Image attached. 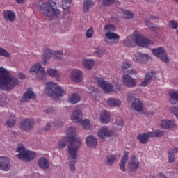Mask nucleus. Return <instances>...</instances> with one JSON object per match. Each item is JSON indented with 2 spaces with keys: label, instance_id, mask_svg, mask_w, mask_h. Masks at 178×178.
Wrapping results in <instances>:
<instances>
[{
  "label": "nucleus",
  "instance_id": "nucleus-19",
  "mask_svg": "<svg viewBox=\"0 0 178 178\" xmlns=\"http://www.w3.org/2000/svg\"><path fill=\"white\" fill-rule=\"evenodd\" d=\"M3 17L6 22H15L16 20V13L10 10H6L3 12Z\"/></svg>",
  "mask_w": 178,
  "mask_h": 178
},
{
  "label": "nucleus",
  "instance_id": "nucleus-59",
  "mask_svg": "<svg viewBox=\"0 0 178 178\" xmlns=\"http://www.w3.org/2000/svg\"><path fill=\"white\" fill-rule=\"evenodd\" d=\"M133 98H134L131 95H128L127 99L128 102H131L133 100Z\"/></svg>",
  "mask_w": 178,
  "mask_h": 178
},
{
  "label": "nucleus",
  "instance_id": "nucleus-33",
  "mask_svg": "<svg viewBox=\"0 0 178 178\" xmlns=\"http://www.w3.org/2000/svg\"><path fill=\"white\" fill-rule=\"evenodd\" d=\"M170 102L172 105H176L178 103V91H172L170 92Z\"/></svg>",
  "mask_w": 178,
  "mask_h": 178
},
{
  "label": "nucleus",
  "instance_id": "nucleus-41",
  "mask_svg": "<svg viewBox=\"0 0 178 178\" xmlns=\"http://www.w3.org/2000/svg\"><path fill=\"white\" fill-rule=\"evenodd\" d=\"M107 103L109 106H119L122 104L120 100L116 99H108Z\"/></svg>",
  "mask_w": 178,
  "mask_h": 178
},
{
  "label": "nucleus",
  "instance_id": "nucleus-40",
  "mask_svg": "<svg viewBox=\"0 0 178 178\" xmlns=\"http://www.w3.org/2000/svg\"><path fill=\"white\" fill-rule=\"evenodd\" d=\"M8 127H13L16 124V115H11L6 121Z\"/></svg>",
  "mask_w": 178,
  "mask_h": 178
},
{
  "label": "nucleus",
  "instance_id": "nucleus-45",
  "mask_svg": "<svg viewBox=\"0 0 178 178\" xmlns=\"http://www.w3.org/2000/svg\"><path fill=\"white\" fill-rule=\"evenodd\" d=\"M86 38H92L94 37V28L90 27L86 33Z\"/></svg>",
  "mask_w": 178,
  "mask_h": 178
},
{
  "label": "nucleus",
  "instance_id": "nucleus-36",
  "mask_svg": "<svg viewBox=\"0 0 178 178\" xmlns=\"http://www.w3.org/2000/svg\"><path fill=\"white\" fill-rule=\"evenodd\" d=\"M68 102L73 104L80 102V96L76 93L72 94L68 98Z\"/></svg>",
  "mask_w": 178,
  "mask_h": 178
},
{
  "label": "nucleus",
  "instance_id": "nucleus-31",
  "mask_svg": "<svg viewBox=\"0 0 178 178\" xmlns=\"http://www.w3.org/2000/svg\"><path fill=\"white\" fill-rule=\"evenodd\" d=\"M95 64V63L92 59L84 58L82 61V65L83 67H85V69H88V70L92 69V67H94Z\"/></svg>",
  "mask_w": 178,
  "mask_h": 178
},
{
  "label": "nucleus",
  "instance_id": "nucleus-10",
  "mask_svg": "<svg viewBox=\"0 0 178 178\" xmlns=\"http://www.w3.org/2000/svg\"><path fill=\"white\" fill-rule=\"evenodd\" d=\"M30 73H36V79L40 81H47V72L41 64L35 63L29 70Z\"/></svg>",
  "mask_w": 178,
  "mask_h": 178
},
{
  "label": "nucleus",
  "instance_id": "nucleus-46",
  "mask_svg": "<svg viewBox=\"0 0 178 178\" xmlns=\"http://www.w3.org/2000/svg\"><path fill=\"white\" fill-rule=\"evenodd\" d=\"M115 161H116V155L115 154L108 156L107 157V162L108 165H113V163H115Z\"/></svg>",
  "mask_w": 178,
  "mask_h": 178
},
{
  "label": "nucleus",
  "instance_id": "nucleus-16",
  "mask_svg": "<svg viewBox=\"0 0 178 178\" xmlns=\"http://www.w3.org/2000/svg\"><path fill=\"white\" fill-rule=\"evenodd\" d=\"M122 83L124 86L128 87L129 88H133L137 86V82L134 78L131 77L129 74H124L122 76Z\"/></svg>",
  "mask_w": 178,
  "mask_h": 178
},
{
  "label": "nucleus",
  "instance_id": "nucleus-44",
  "mask_svg": "<svg viewBox=\"0 0 178 178\" xmlns=\"http://www.w3.org/2000/svg\"><path fill=\"white\" fill-rule=\"evenodd\" d=\"M105 50L104 48L102 47H99L95 50V54L97 55V56H98L99 58H101L102 56H104V55H105Z\"/></svg>",
  "mask_w": 178,
  "mask_h": 178
},
{
  "label": "nucleus",
  "instance_id": "nucleus-20",
  "mask_svg": "<svg viewBox=\"0 0 178 178\" xmlns=\"http://www.w3.org/2000/svg\"><path fill=\"white\" fill-rule=\"evenodd\" d=\"M71 79L75 83H81L83 80V73L79 70H74L71 72Z\"/></svg>",
  "mask_w": 178,
  "mask_h": 178
},
{
  "label": "nucleus",
  "instance_id": "nucleus-3",
  "mask_svg": "<svg viewBox=\"0 0 178 178\" xmlns=\"http://www.w3.org/2000/svg\"><path fill=\"white\" fill-rule=\"evenodd\" d=\"M80 140H76V145L74 147L73 145V143H71V145L68 147V154L70 156L68 157V159H72V161H70L69 162V167L70 170L72 173H74L76 172V159H77V155L79 149L80 148Z\"/></svg>",
  "mask_w": 178,
  "mask_h": 178
},
{
  "label": "nucleus",
  "instance_id": "nucleus-17",
  "mask_svg": "<svg viewBox=\"0 0 178 178\" xmlns=\"http://www.w3.org/2000/svg\"><path fill=\"white\" fill-rule=\"evenodd\" d=\"M0 169L8 172L10 169V161L8 157L3 156L0 157Z\"/></svg>",
  "mask_w": 178,
  "mask_h": 178
},
{
  "label": "nucleus",
  "instance_id": "nucleus-60",
  "mask_svg": "<svg viewBox=\"0 0 178 178\" xmlns=\"http://www.w3.org/2000/svg\"><path fill=\"white\" fill-rule=\"evenodd\" d=\"M149 19H150V20H157V19H159V18L158 17V16H154V15H152V16H150V17H149Z\"/></svg>",
  "mask_w": 178,
  "mask_h": 178
},
{
  "label": "nucleus",
  "instance_id": "nucleus-22",
  "mask_svg": "<svg viewBox=\"0 0 178 178\" xmlns=\"http://www.w3.org/2000/svg\"><path fill=\"white\" fill-rule=\"evenodd\" d=\"M144 106L143 104V102L140 100V99L136 98L134 99L132 102V108L136 111V112H141Z\"/></svg>",
  "mask_w": 178,
  "mask_h": 178
},
{
  "label": "nucleus",
  "instance_id": "nucleus-52",
  "mask_svg": "<svg viewBox=\"0 0 178 178\" xmlns=\"http://www.w3.org/2000/svg\"><path fill=\"white\" fill-rule=\"evenodd\" d=\"M170 27H171V29H177L178 28V24H177V22L176 21H174V20H171L168 23Z\"/></svg>",
  "mask_w": 178,
  "mask_h": 178
},
{
  "label": "nucleus",
  "instance_id": "nucleus-6",
  "mask_svg": "<svg viewBox=\"0 0 178 178\" xmlns=\"http://www.w3.org/2000/svg\"><path fill=\"white\" fill-rule=\"evenodd\" d=\"M71 120L74 123H81L85 130H90L91 124L90 120H83V113L80 111V106H76V109L73 111Z\"/></svg>",
  "mask_w": 178,
  "mask_h": 178
},
{
  "label": "nucleus",
  "instance_id": "nucleus-51",
  "mask_svg": "<svg viewBox=\"0 0 178 178\" xmlns=\"http://www.w3.org/2000/svg\"><path fill=\"white\" fill-rule=\"evenodd\" d=\"M170 111L172 113H174L177 119H178V107L176 106H173L170 108Z\"/></svg>",
  "mask_w": 178,
  "mask_h": 178
},
{
  "label": "nucleus",
  "instance_id": "nucleus-9",
  "mask_svg": "<svg viewBox=\"0 0 178 178\" xmlns=\"http://www.w3.org/2000/svg\"><path fill=\"white\" fill-rule=\"evenodd\" d=\"M63 54V51L60 50L52 51L49 49V48L46 47L44 49L42 61L43 63H47L48 62V60L51 59V58H54L57 60H60L62 59Z\"/></svg>",
  "mask_w": 178,
  "mask_h": 178
},
{
  "label": "nucleus",
  "instance_id": "nucleus-11",
  "mask_svg": "<svg viewBox=\"0 0 178 178\" xmlns=\"http://www.w3.org/2000/svg\"><path fill=\"white\" fill-rule=\"evenodd\" d=\"M134 37H135V42L138 47H142L143 48H147L152 44V40L145 38L143 35V34L140 33L138 31H136L134 32Z\"/></svg>",
  "mask_w": 178,
  "mask_h": 178
},
{
  "label": "nucleus",
  "instance_id": "nucleus-54",
  "mask_svg": "<svg viewBox=\"0 0 178 178\" xmlns=\"http://www.w3.org/2000/svg\"><path fill=\"white\" fill-rule=\"evenodd\" d=\"M118 20H119V19L118 18V15H114V16L112 15V17H111V22L113 23H116L117 22H118Z\"/></svg>",
  "mask_w": 178,
  "mask_h": 178
},
{
  "label": "nucleus",
  "instance_id": "nucleus-30",
  "mask_svg": "<svg viewBox=\"0 0 178 178\" xmlns=\"http://www.w3.org/2000/svg\"><path fill=\"white\" fill-rule=\"evenodd\" d=\"M137 138L140 144H147L148 140L151 138V136H149V132H147V134H140L138 135Z\"/></svg>",
  "mask_w": 178,
  "mask_h": 178
},
{
  "label": "nucleus",
  "instance_id": "nucleus-7",
  "mask_svg": "<svg viewBox=\"0 0 178 178\" xmlns=\"http://www.w3.org/2000/svg\"><path fill=\"white\" fill-rule=\"evenodd\" d=\"M40 10L47 17H60V11L54 8L49 2H43L40 6Z\"/></svg>",
  "mask_w": 178,
  "mask_h": 178
},
{
  "label": "nucleus",
  "instance_id": "nucleus-24",
  "mask_svg": "<svg viewBox=\"0 0 178 178\" xmlns=\"http://www.w3.org/2000/svg\"><path fill=\"white\" fill-rule=\"evenodd\" d=\"M154 76H155V74L153 72L147 73L145 75L144 81L140 83V86L147 87V86L151 83V80H152Z\"/></svg>",
  "mask_w": 178,
  "mask_h": 178
},
{
  "label": "nucleus",
  "instance_id": "nucleus-12",
  "mask_svg": "<svg viewBox=\"0 0 178 178\" xmlns=\"http://www.w3.org/2000/svg\"><path fill=\"white\" fill-rule=\"evenodd\" d=\"M95 80L97 81L98 87H101L105 94H111V92H113V86L112 84L106 81L104 79L96 77L95 78Z\"/></svg>",
  "mask_w": 178,
  "mask_h": 178
},
{
  "label": "nucleus",
  "instance_id": "nucleus-62",
  "mask_svg": "<svg viewBox=\"0 0 178 178\" xmlns=\"http://www.w3.org/2000/svg\"><path fill=\"white\" fill-rule=\"evenodd\" d=\"M17 3H19L22 5V3H24V0H16Z\"/></svg>",
  "mask_w": 178,
  "mask_h": 178
},
{
  "label": "nucleus",
  "instance_id": "nucleus-42",
  "mask_svg": "<svg viewBox=\"0 0 178 178\" xmlns=\"http://www.w3.org/2000/svg\"><path fill=\"white\" fill-rule=\"evenodd\" d=\"M150 22L148 21H146V24L150 29V30H152V31H159L161 30V28L158 25H155L154 24H149Z\"/></svg>",
  "mask_w": 178,
  "mask_h": 178
},
{
  "label": "nucleus",
  "instance_id": "nucleus-58",
  "mask_svg": "<svg viewBox=\"0 0 178 178\" xmlns=\"http://www.w3.org/2000/svg\"><path fill=\"white\" fill-rule=\"evenodd\" d=\"M51 129V124L49 122L44 127V130L48 131Z\"/></svg>",
  "mask_w": 178,
  "mask_h": 178
},
{
  "label": "nucleus",
  "instance_id": "nucleus-50",
  "mask_svg": "<svg viewBox=\"0 0 178 178\" xmlns=\"http://www.w3.org/2000/svg\"><path fill=\"white\" fill-rule=\"evenodd\" d=\"M6 97L0 95V106H6Z\"/></svg>",
  "mask_w": 178,
  "mask_h": 178
},
{
  "label": "nucleus",
  "instance_id": "nucleus-15",
  "mask_svg": "<svg viewBox=\"0 0 178 178\" xmlns=\"http://www.w3.org/2000/svg\"><path fill=\"white\" fill-rule=\"evenodd\" d=\"M34 127V120L32 119H24L20 122V129L24 131H30Z\"/></svg>",
  "mask_w": 178,
  "mask_h": 178
},
{
  "label": "nucleus",
  "instance_id": "nucleus-4",
  "mask_svg": "<svg viewBox=\"0 0 178 178\" xmlns=\"http://www.w3.org/2000/svg\"><path fill=\"white\" fill-rule=\"evenodd\" d=\"M104 30L108 31L104 35V41L108 45H113L119 42V35L111 31H115L116 26L113 24H107L104 26Z\"/></svg>",
  "mask_w": 178,
  "mask_h": 178
},
{
  "label": "nucleus",
  "instance_id": "nucleus-28",
  "mask_svg": "<svg viewBox=\"0 0 178 178\" xmlns=\"http://www.w3.org/2000/svg\"><path fill=\"white\" fill-rule=\"evenodd\" d=\"M38 166L41 169L47 170L49 168V161L44 157H41L38 161Z\"/></svg>",
  "mask_w": 178,
  "mask_h": 178
},
{
  "label": "nucleus",
  "instance_id": "nucleus-2",
  "mask_svg": "<svg viewBox=\"0 0 178 178\" xmlns=\"http://www.w3.org/2000/svg\"><path fill=\"white\" fill-rule=\"evenodd\" d=\"M67 137L64 138L61 140L58 141V148H65L66 147L67 143H70V145H68L70 146L72 144H73L74 147H76L77 145L76 141L79 140V143H81L80 147H81V140L77 138L76 136V128L74 127H70L67 131Z\"/></svg>",
  "mask_w": 178,
  "mask_h": 178
},
{
  "label": "nucleus",
  "instance_id": "nucleus-21",
  "mask_svg": "<svg viewBox=\"0 0 178 178\" xmlns=\"http://www.w3.org/2000/svg\"><path fill=\"white\" fill-rule=\"evenodd\" d=\"M29 99H35V94L33 92L31 88L27 89V91L24 94L20 102H26V101H29Z\"/></svg>",
  "mask_w": 178,
  "mask_h": 178
},
{
  "label": "nucleus",
  "instance_id": "nucleus-63",
  "mask_svg": "<svg viewBox=\"0 0 178 178\" xmlns=\"http://www.w3.org/2000/svg\"><path fill=\"white\" fill-rule=\"evenodd\" d=\"M160 178H167L163 173H160Z\"/></svg>",
  "mask_w": 178,
  "mask_h": 178
},
{
  "label": "nucleus",
  "instance_id": "nucleus-26",
  "mask_svg": "<svg viewBox=\"0 0 178 178\" xmlns=\"http://www.w3.org/2000/svg\"><path fill=\"white\" fill-rule=\"evenodd\" d=\"M129 160V152H124V155L121 159V161L120 163V170L123 172H126V163H127V161Z\"/></svg>",
  "mask_w": 178,
  "mask_h": 178
},
{
  "label": "nucleus",
  "instance_id": "nucleus-47",
  "mask_svg": "<svg viewBox=\"0 0 178 178\" xmlns=\"http://www.w3.org/2000/svg\"><path fill=\"white\" fill-rule=\"evenodd\" d=\"M0 56H4V58H10V54L8 51L2 47H0Z\"/></svg>",
  "mask_w": 178,
  "mask_h": 178
},
{
  "label": "nucleus",
  "instance_id": "nucleus-27",
  "mask_svg": "<svg viewBox=\"0 0 178 178\" xmlns=\"http://www.w3.org/2000/svg\"><path fill=\"white\" fill-rule=\"evenodd\" d=\"M123 45L127 47L128 48H133L134 47V37L131 35L126 38L122 42Z\"/></svg>",
  "mask_w": 178,
  "mask_h": 178
},
{
  "label": "nucleus",
  "instance_id": "nucleus-38",
  "mask_svg": "<svg viewBox=\"0 0 178 178\" xmlns=\"http://www.w3.org/2000/svg\"><path fill=\"white\" fill-rule=\"evenodd\" d=\"M62 6L64 10V15H69L70 11L69 8H70V0H62Z\"/></svg>",
  "mask_w": 178,
  "mask_h": 178
},
{
  "label": "nucleus",
  "instance_id": "nucleus-57",
  "mask_svg": "<svg viewBox=\"0 0 178 178\" xmlns=\"http://www.w3.org/2000/svg\"><path fill=\"white\" fill-rule=\"evenodd\" d=\"M54 111V107H49L47 109L44 110V112L45 113H52Z\"/></svg>",
  "mask_w": 178,
  "mask_h": 178
},
{
  "label": "nucleus",
  "instance_id": "nucleus-37",
  "mask_svg": "<svg viewBox=\"0 0 178 178\" xmlns=\"http://www.w3.org/2000/svg\"><path fill=\"white\" fill-rule=\"evenodd\" d=\"M163 134H165V131L159 129L149 132V136L151 138H158L163 136Z\"/></svg>",
  "mask_w": 178,
  "mask_h": 178
},
{
  "label": "nucleus",
  "instance_id": "nucleus-8",
  "mask_svg": "<svg viewBox=\"0 0 178 178\" xmlns=\"http://www.w3.org/2000/svg\"><path fill=\"white\" fill-rule=\"evenodd\" d=\"M17 152H19V154L16 155L17 158L22 161H26V162L33 161L37 155V154L33 151L26 150L23 146L17 147Z\"/></svg>",
  "mask_w": 178,
  "mask_h": 178
},
{
  "label": "nucleus",
  "instance_id": "nucleus-39",
  "mask_svg": "<svg viewBox=\"0 0 178 178\" xmlns=\"http://www.w3.org/2000/svg\"><path fill=\"white\" fill-rule=\"evenodd\" d=\"M47 73L48 76H50V77H56V78L59 77V72H58V70L55 69L49 68L47 70Z\"/></svg>",
  "mask_w": 178,
  "mask_h": 178
},
{
  "label": "nucleus",
  "instance_id": "nucleus-1",
  "mask_svg": "<svg viewBox=\"0 0 178 178\" xmlns=\"http://www.w3.org/2000/svg\"><path fill=\"white\" fill-rule=\"evenodd\" d=\"M20 81L17 78H12L9 76V72L3 67H0V89L3 91H9L15 86H19Z\"/></svg>",
  "mask_w": 178,
  "mask_h": 178
},
{
  "label": "nucleus",
  "instance_id": "nucleus-34",
  "mask_svg": "<svg viewBox=\"0 0 178 178\" xmlns=\"http://www.w3.org/2000/svg\"><path fill=\"white\" fill-rule=\"evenodd\" d=\"M100 120L102 123H108L111 121V114L106 111L102 112L100 115Z\"/></svg>",
  "mask_w": 178,
  "mask_h": 178
},
{
  "label": "nucleus",
  "instance_id": "nucleus-35",
  "mask_svg": "<svg viewBox=\"0 0 178 178\" xmlns=\"http://www.w3.org/2000/svg\"><path fill=\"white\" fill-rule=\"evenodd\" d=\"M111 136V132L108 131V128L102 127L99 130L98 136L101 138H105V137H109Z\"/></svg>",
  "mask_w": 178,
  "mask_h": 178
},
{
  "label": "nucleus",
  "instance_id": "nucleus-25",
  "mask_svg": "<svg viewBox=\"0 0 178 178\" xmlns=\"http://www.w3.org/2000/svg\"><path fill=\"white\" fill-rule=\"evenodd\" d=\"M160 126L162 129H173L176 126V123L173 120H163L161 121Z\"/></svg>",
  "mask_w": 178,
  "mask_h": 178
},
{
  "label": "nucleus",
  "instance_id": "nucleus-5",
  "mask_svg": "<svg viewBox=\"0 0 178 178\" xmlns=\"http://www.w3.org/2000/svg\"><path fill=\"white\" fill-rule=\"evenodd\" d=\"M45 93L49 97L55 98V97H63L66 94V92L60 86H58V84L54 82H47L46 83Z\"/></svg>",
  "mask_w": 178,
  "mask_h": 178
},
{
  "label": "nucleus",
  "instance_id": "nucleus-53",
  "mask_svg": "<svg viewBox=\"0 0 178 178\" xmlns=\"http://www.w3.org/2000/svg\"><path fill=\"white\" fill-rule=\"evenodd\" d=\"M116 124L120 130L123 129V120L121 118L116 120Z\"/></svg>",
  "mask_w": 178,
  "mask_h": 178
},
{
  "label": "nucleus",
  "instance_id": "nucleus-14",
  "mask_svg": "<svg viewBox=\"0 0 178 178\" xmlns=\"http://www.w3.org/2000/svg\"><path fill=\"white\" fill-rule=\"evenodd\" d=\"M138 168H140V161L138 158L136 156L131 157L127 164L128 170L130 172H136Z\"/></svg>",
  "mask_w": 178,
  "mask_h": 178
},
{
  "label": "nucleus",
  "instance_id": "nucleus-48",
  "mask_svg": "<svg viewBox=\"0 0 178 178\" xmlns=\"http://www.w3.org/2000/svg\"><path fill=\"white\" fill-rule=\"evenodd\" d=\"M130 67H131V65L128 63H123L121 66V69L124 73H126V70H127V69H130Z\"/></svg>",
  "mask_w": 178,
  "mask_h": 178
},
{
  "label": "nucleus",
  "instance_id": "nucleus-61",
  "mask_svg": "<svg viewBox=\"0 0 178 178\" xmlns=\"http://www.w3.org/2000/svg\"><path fill=\"white\" fill-rule=\"evenodd\" d=\"M128 74H134V70H129L127 71Z\"/></svg>",
  "mask_w": 178,
  "mask_h": 178
},
{
  "label": "nucleus",
  "instance_id": "nucleus-32",
  "mask_svg": "<svg viewBox=\"0 0 178 178\" xmlns=\"http://www.w3.org/2000/svg\"><path fill=\"white\" fill-rule=\"evenodd\" d=\"M178 152L177 147H172L168 151V161L170 163H173L175 162V154H177Z\"/></svg>",
  "mask_w": 178,
  "mask_h": 178
},
{
  "label": "nucleus",
  "instance_id": "nucleus-55",
  "mask_svg": "<svg viewBox=\"0 0 178 178\" xmlns=\"http://www.w3.org/2000/svg\"><path fill=\"white\" fill-rule=\"evenodd\" d=\"M54 126L56 127H60L62 126V122L59 120H56V122H54Z\"/></svg>",
  "mask_w": 178,
  "mask_h": 178
},
{
  "label": "nucleus",
  "instance_id": "nucleus-49",
  "mask_svg": "<svg viewBox=\"0 0 178 178\" xmlns=\"http://www.w3.org/2000/svg\"><path fill=\"white\" fill-rule=\"evenodd\" d=\"M115 3V0H103L102 5L103 6H111Z\"/></svg>",
  "mask_w": 178,
  "mask_h": 178
},
{
  "label": "nucleus",
  "instance_id": "nucleus-56",
  "mask_svg": "<svg viewBox=\"0 0 178 178\" xmlns=\"http://www.w3.org/2000/svg\"><path fill=\"white\" fill-rule=\"evenodd\" d=\"M18 79H20V80H23L26 79V75L23 74L22 72H19L17 76Z\"/></svg>",
  "mask_w": 178,
  "mask_h": 178
},
{
  "label": "nucleus",
  "instance_id": "nucleus-23",
  "mask_svg": "<svg viewBox=\"0 0 178 178\" xmlns=\"http://www.w3.org/2000/svg\"><path fill=\"white\" fill-rule=\"evenodd\" d=\"M86 145L89 148H95L98 145L97 138L92 135L88 136L86 138Z\"/></svg>",
  "mask_w": 178,
  "mask_h": 178
},
{
  "label": "nucleus",
  "instance_id": "nucleus-13",
  "mask_svg": "<svg viewBox=\"0 0 178 178\" xmlns=\"http://www.w3.org/2000/svg\"><path fill=\"white\" fill-rule=\"evenodd\" d=\"M152 52L155 56H156V58H160L162 62H165V63H168L169 62V58L168 57L166 51L163 47H161L156 49H153Z\"/></svg>",
  "mask_w": 178,
  "mask_h": 178
},
{
  "label": "nucleus",
  "instance_id": "nucleus-18",
  "mask_svg": "<svg viewBox=\"0 0 178 178\" xmlns=\"http://www.w3.org/2000/svg\"><path fill=\"white\" fill-rule=\"evenodd\" d=\"M149 59H151V56L148 54L138 52L135 54V59H134V60H135V62H138L139 63H147Z\"/></svg>",
  "mask_w": 178,
  "mask_h": 178
},
{
  "label": "nucleus",
  "instance_id": "nucleus-43",
  "mask_svg": "<svg viewBox=\"0 0 178 178\" xmlns=\"http://www.w3.org/2000/svg\"><path fill=\"white\" fill-rule=\"evenodd\" d=\"M123 15L124 19H127V20H130V19H133L134 15L133 13L129 11V10H124L123 11Z\"/></svg>",
  "mask_w": 178,
  "mask_h": 178
},
{
  "label": "nucleus",
  "instance_id": "nucleus-29",
  "mask_svg": "<svg viewBox=\"0 0 178 178\" xmlns=\"http://www.w3.org/2000/svg\"><path fill=\"white\" fill-rule=\"evenodd\" d=\"M95 3L92 0H84L83 5V10L85 13H88L90 12V9L95 6Z\"/></svg>",
  "mask_w": 178,
  "mask_h": 178
},
{
  "label": "nucleus",
  "instance_id": "nucleus-64",
  "mask_svg": "<svg viewBox=\"0 0 178 178\" xmlns=\"http://www.w3.org/2000/svg\"><path fill=\"white\" fill-rule=\"evenodd\" d=\"M174 2H177L178 3V0H172Z\"/></svg>",
  "mask_w": 178,
  "mask_h": 178
}]
</instances>
